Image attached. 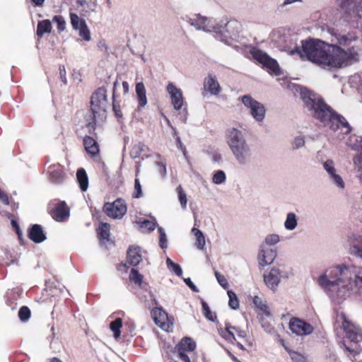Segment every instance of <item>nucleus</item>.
I'll return each instance as SVG.
<instances>
[{
    "mask_svg": "<svg viewBox=\"0 0 362 362\" xmlns=\"http://www.w3.org/2000/svg\"><path fill=\"white\" fill-rule=\"evenodd\" d=\"M31 1L35 6H42L45 0H31Z\"/></svg>",
    "mask_w": 362,
    "mask_h": 362,
    "instance_id": "obj_59",
    "label": "nucleus"
},
{
    "mask_svg": "<svg viewBox=\"0 0 362 362\" xmlns=\"http://www.w3.org/2000/svg\"><path fill=\"white\" fill-rule=\"evenodd\" d=\"M189 23L198 30L209 32L213 28L212 26L209 25V20L199 15L194 18H191Z\"/></svg>",
    "mask_w": 362,
    "mask_h": 362,
    "instance_id": "obj_25",
    "label": "nucleus"
},
{
    "mask_svg": "<svg viewBox=\"0 0 362 362\" xmlns=\"http://www.w3.org/2000/svg\"><path fill=\"white\" fill-rule=\"evenodd\" d=\"M167 90L170 95L171 102L174 108L177 110H180L184 103L181 90L170 83L167 86Z\"/></svg>",
    "mask_w": 362,
    "mask_h": 362,
    "instance_id": "obj_18",
    "label": "nucleus"
},
{
    "mask_svg": "<svg viewBox=\"0 0 362 362\" xmlns=\"http://www.w3.org/2000/svg\"><path fill=\"white\" fill-rule=\"evenodd\" d=\"M355 286L358 288V292L362 295V277L356 276L354 280Z\"/></svg>",
    "mask_w": 362,
    "mask_h": 362,
    "instance_id": "obj_56",
    "label": "nucleus"
},
{
    "mask_svg": "<svg viewBox=\"0 0 362 362\" xmlns=\"http://www.w3.org/2000/svg\"><path fill=\"white\" fill-rule=\"evenodd\" d=\"M300 98L310 115L325 127L338 134L348 135L351 133L352 128L346 119L329 105L321 95L303 88L300 89Z\"/></svg>",
    "mask_w": 362,
    "mask_h": 362,
    "instance_id": "obj_2",
    "label": "nucleus"
},
{
    "mask_svg": "<svg viewBox=\"0 0 362 362\" xmlns=\"http://www.w3.org/2000/svg\"><path fill=\"white\" fill-rule=\"evenodd\" d=\"M117 81H115L114 82L113 85V90H112V110L115 112V116L117 118H122L123 115L121 110V107L119 103H117L115 100V91H116V87L117 86Z\"/></svg>",
    "mask_w": 362,
    "mask_h": 362,
    "instance_id": "obj_32",
    "label": "nucleus"
},
{
    "mask_svg": "<svg viewBox=\"0 0 362 362\" xmlns=\"http://www.w3.org/2000/svg\"><path fill=\"white\" fill-rule=\"evenodd\" d=\"M324 168L329 174L330 177L335 173L334 162L332 160H327L324 163Z\"/></svg>",
    "mask_w": 362,
    "mask_h": 362,
    "instance_id": "obj_46",
    "label": "nucleus"
},
{
    "mask_svg": "<svg viewBox=\"0 0 362 362\" xmlns=\"http://www.w3.org/2000/svg\"><path fill=\"white\" fill-rule=\"evenodd\" d=\"M18 298L19 295L14 291H11V293H8L6 299L7 305L9 306L12 310H15L17 307V300Z\"/></svg>",
    "mask_w": 362,
    "mask_h": 362,
    "instance_id": "obj_36",
    "label": "nucleus"
},
{
    "mask_svg": "<svg viewBox=\"0 0 362 362\" xmlns=\"http://www.w3.org/2000/svg\"><path fill=\"white\" fill-rule=\"evenodd\" d=\"M76 178L81 191H86L88 187V177L83 168H79L77 170Z\"/></svg>",
    "mask_w": 362,
    "mask_h": 362,
    "instance_id": "obj_29",
    "label": "nucleus"
},
{
    "mask_svg": "<svg viewBox=\"0 0 362 362\" xmlns=\"http://www.w3.org/2000/svg\"><path fill=\"white\" fill-rule=\"evenodd\" d=\"M202 308L204 316L209 320L214 321L216 317L215 313H212L206 302H202Z\"/></svg>",
    "mask_w": 362,
    "mask_h": 362,
    "instance_id": "obj_44",
    "label": "nucleus"
},
{
    "mask_svg": "<svg viewBox=\"0 0 362 362\" xmlns=\"http://www.w3.org/2000/svg\"><path fill=\"white\" fill-rule=\"evenodd\" d=\"M142 197V190L141 185L140 184V181L138 178H136L134 180V192L133 194V197L136 199H139Z\"/></svg>",
    "mask_w": 362,
    "mask_h": 362,
    "instance_id": "obj_45",
    "label": "nucleus"
},
{
    "mask_svg": "<svg viewBox=\"0 0 362 362\" xmlns=\"http://www.w3.org/2000/svg\"><path fill=\"white\" fill-rule=\"evenodd\" d=\"M173 130H174L173 136L176 141V145L179 149H180L183 153H185L186 151L185 146L183 145V144L180 139V137L178 135L177 132L174 128H173Z\"/></svg>",
    "mask_w": 362,
    "mask_h": 362,
    "instance_id": "obj_49",
    "label": "nucleus"
},
{
    "mask_svg": "<svg viewBox=\"0 0 362 362\" xmlns=\"http://www.w3.org/2000/svg\"><path fill=\"white\" fill-rule=\"evenodd\" d=\"M333 182L336 184L337 186H338L340 188L344 187V182L342 180V178L336 173L331 176Z\"/></svg>",
    "mask_w": 362,
    "mask_h": 362,
    "instance_id": "obj_51",
    "label": "nucleus"
},
{
    "mask_svg": "<svg viewBox=\"0 0 362 362\" xmlns=\"http://www.w3.org/2000/svg\"><path fill=\"white\" fill-rule=\"evenodd\" d=\"M141 226L147 228L149 231H152L155 229L156 224L148 220H144L141 223Z\"/></svg>",
    "mask_w": 362,
    "mask_h": 362,
    "instance_id": "obj_53",
    "label": "nucleus"
},
{
    "mask_svg": "<svg viewBox=\"0 0 362 362\" xmlns=\"http://www.w3.org/2000/svg\"><path fill=\"white\" fill-rule=\"evenodd\" d=\"M49 214L57 221H63L69 216V209L64 201H59L50 210Z\"/></svg>",
    "mask_w": 362,
    "mask_h": 362,
    "instance_id": "obj_17",
    "label": "nucleus"
},
{
    "mask_svg": "<svg viewBox=\"0 0 362 362\" xmlns=\"http://www.w3.org/2000/svg\"><path fill=\"white\" fill-rule=\"evenodd\" d=\"M241 101L247 108L250 109V115L256 121L262 122L264 119L266 110L263 104L250 95L242 96Z\"/></svg>",
    "mask_w": 362,
    "mask_h": 362,
    "instance_id": "obj_9",
    "label": "nucleus"
},
{
    "mask_svg": "<svg viewBox=\"0 0 362 362\" xmlns=\"http://www.w3.org/2000/svg\"><path fill=\"white\" fill-rule=\"evenodd\" d=\"M297 226V220L295 214L288 213L286 216L284 226L288 230H293Z\"/></svg>",
    "mask_w": 362,
    "mask_h": 362,
    "instance_id": "obj_35",
    "label": "nucleus"
},
{
    "mask_svg": "<svg viewBox=\"0 0 362 362\" xmlns=\"http://www.w3.org/2000/svg\"><path fill=\"white\" fill-rule=\"evenodd\" d=\"M337 3L346 13L362 16V0H337Z\"/></svg>",
    "mask_w": 362,
    "mask_h": 362,
    "instance_id": "obj_14",
    "label": "nucleus"
},
{
    "mask_svg": "<svg viewBox=\"0 0 362 362\" xmlns=\"http://www.w3.org/2000/svg\"><path fill=\"white\" fill-rule=\"evenodd\" d=\"M192 232L196 237V245L197 248L203 249L205 245V238L202 232L194 227L192 228Z\"/></svg>",
    "mask_w": 362,
    "mask_h": 362,
    "instance_id": "obj_33",
    "label": "nucleus"
},
{
    "mask_svg": "<svg viewBox=\"0 0 362 362\" xmlns=\"http://www.w3.org/2000/svg\"><path fill=\"white\" fill-rule=\"evenodd\" d=\"M195 349V341L190 337H184L170 354L168 362H191Z\"/></svg>",
    "mask_w": 362,
    "mask_h": 362,
    "instance_id": "obj_6",
    "label": "nucleus"
},
{
    "mask_svg": "<svg viewBox=\"0 0 362 362\" xmlns=\"http://www.w3.org/2000/svg\"><path fill=\"white\" fill-rule=\"evenodd\" d=\"M227 293L229 298V306L233 310L238 309L239 308V300L236 294L232 291H228Z\"/></svg>",
    "mask_w": 362,
    "mask_h": 362,
    "instance_id": "obj_37",
    "label": "nucleus"
},
{
    "mask_svg": "<svg viewBox=\"0 0 362 362\" xmlns=\"http://www.w3.org/2000/svg\"><path fill=\"white\" fill-rule=\"evenodd\" d=\"M177 192L178 194L179 201L180 202L182 207L186 208V205H187V195L185 193V192L183 191V189L181 187V185H179L177 187Z\"/></svg>",
    "mask_w": 362,
    "mask_h": 362,
    "instance_id": "obj_43",
    "label": "nucleus"
},
{
    "mask_svg": "<svg viewBox=\"0 0 362 362\" xmlns=\"http://www.w3.org/2000/svg\"><path fill=\"white\" fill-rule=\"evenodd\" d=\"M59 76L62 79V81L64 85L67 83V80L66 77V70L64 66H59Z\"/></svg>",
    "mask_w": 362,
    "mask_h": 362,
    "instance_id": "obj_55",
    "label": "nucleus"
},
{
    "mask_svg": "<svg viewBox=\"0 0 362 362\" xmlns=\"http://www.w3.org/2000/svg\"><path fill=\"white\" fill-rule=\"evenodd\" d=\"M103 209L107 216L113 219H119L127 213V207L124 200L118 198L113 202H105Z\"/></svg>",
    "mask_w": 362,
    "mask_h": 362,
    "instance_id": "obj_10",
    "label": "nucleus"
},
{
    "mask_svg": "<svg viewBox=\"0 0 362 362\" xmlns=\"http://www.w3.org/2000/svg\"><path fill=\"white\" fill-rule=\"evenodd\" d=\"M358 40L357 36L351 34L339 36L337 39L339 45L309 39L303 40L301 47H296L292 52L323 69H339L358 60Z\"/></svg>",
    "mask_w": 362,
    "mask_h": 362,
    "instance_id": "obj_1",
    "label": "nucleus"
},
{
    "mask_svg": "<svg viewBox=\"0 0 362 362\" xmlns=\"http://www.w3.org/2000/svg\"><path fill=\"white\" fill-rule=\"evenodd\" d=\"M253 304L255 305L257 308H258L261 312L264 313L266 315H270V313L269 311V308L267 304L262 300L261 298L258 296H255L253 298Z\"/></svg>",
    "mask_w": 362,
    "mask_h": 362,
    "instance_id": "obj_34",
    "label": "nucleus"
},
{
    "mask_svg": "<svg viewBox=\"0 0 362 362\" xmlns=\"http://www.w3.org/2000/svg\"><path fill=\"white\" fill-rule=\"evenodd\" d=\"M11 225H12V227L14 228L17 235H18V238L20 240H22L23 239V232L21 231V228H20V226L18 225V223L15 221V220H12L11 221Z\"/></svg>",
    "mask_w": 362,
    "mask_h": 362,
    "instance_id": "obj_52",
    "label": "nucleus"
},
{
    "mask_svg": "<svg viewBox=\"0 0 362 362\" xmlns=\"http://www.w3.org/2000/svg\"><path fill=\"white\" fill-rule=\"evenodd\" d=\"M31 315L30 310L27 306H22L18 311V317L23 321H28Z\"/></svg>",
    "mask_w": 362,
    "mask_h": 362,
    "instance_id": "obj_39",
    "label": "nucleus"
},
{
    "mask_svg": "<svg viewBox=\"0 0 362 362\" xmlns=\"http://www.w3.org/2000/svg\"><path fill=\"white\" fill-rule=\"evenodd\" d=\"M341 320L342 328L346 334V337L354 343H358L362 341V330L353 322L348 320L345 313H341L338 315Z\"/></svg>",
    "mask_w": 362,
    "mask_h": 362,
    "instance_id": "obj_11",
    "label": "nucleus"
},
{
    "mask_svg": "<svg viewBox=\"0 0 362 362\" xmlns=\"http://www.w3.org/2000/svg\"><path fill=\"white\" fill-rule=\"evenodd\" d=\"M127 261L132 267H136L142 261L141 247L130 245L127 251Z\"/></svg>",
    "mask_w": 362,
    "mask_h": 362,
    "instance_id": "obj_20",
    "label": "nucleus"
},
{
    "mask_svg": "<svg viewBox=\"0 0 362 362\" xmlns=\"http://www.w3.org/2000/svg\"><path fill=\"white\" fill-rule=\"evenodd\" d=\"M76 30H78V35L83 40L85 41L90 40V33L86 24H83V26Z\"/></svg>",
    "mask_w": 362,
    "mask_h": 362,
    "instance_id": "obj_41",
    "label": "nucleus"
},
{
    "mask_svg": "<svg viewBox=\"0 0 362 362\" xmlns=\"http://www.w3.org/2000/svg\"><path fill=\"white\" fill-rule=\"evenodd\" d=\"M0 201L6 205L9 204V199H8V195L4 192L1 191V189H0Z\"/></svg>",
    "mask_w": 362,
    "mask_h": 362,
    "instance_id": "obj_57",
    "label": "nucleus"
},
{
    "mask_svg": "<svg viewBox=\"0 0 362 362\" xmlns=\"http://www.w3.org/2000/svg\"><path fill=\"white\" fill-rule=\"evenodd\" d=\"M279 241V237L276 234H271L266 237L265 238V243L267 245H274L277 243Z\"/></svg>",
    "mask_w": 362,
    "mask_h": 362,
    "instance_id": "obj_48",
    "label": "nucleus"
},
{
    "mask_svg": "<svg viewBox=\"0 0 362 362\" xmlns=\"http://www.w3.org/2000/svg\"><path fill=\"white\" fill-rule=\"evenodd\" d=\"M77 4H79L81 6H83L85 4H87L86 0H77Z\"/></svg>",
    "mask_w": 362,
    "mask_h": 362,
    "instance_id": "obj_61",
    "label": "nucleus"
},
{
    "mask_svg": "<svg viewBox=\"0 0 362 362\" xmlns=\"http://www.w3.org/2000/svg\"><path fill=\"white\" fill-rule=\"evenodd\" d=\"M28 236L35 243H40L46 240V235L43 228L39 224H33L30 227L28 231Z\"/></svg>",
    "mask_w": 362,
    "mask_h": 362,
    "instance_id": "obj_21",
    "label": "nucleus"
},
{
    "mask_svg": "<svg viewBox=\"0 0 362 362\" xmlns=\"http://www.w3.org/2000/svg\"><path fill=\"white\" fill-rule=\"evenodd\" d=\"M351 279V272L346 266H336L329 268L325 274L320 276L318 284L325 289L334 291L335 287L344 288L350 285Z\"/></svg>",
    "mask_w": 362,
    "mask_h": 362,
    "instance_id": "obj_3",
    "label": "nucleus"
},
{
    "mask_svg": "<svg viewBox=\"0 0 362 362\" xmlns=\"http://www.w3.org/2000/svg\"><path fill=\"white\" fill-rule=\"evenodd\" d=\"M281 343L285 348L286 351L289 354L290 356L291 357V358L293 360H294V359L297 360V359L300 358V357H302V356L300 354H298V352L291 351L288 347H286L284 344V341L283 339L281 340Z\"/></svg>",
    "mask_w": 362,
    "mask_h": 362,
    "instance_id": "obj_50",
    "label": "nucleus"
},
{
    "mask_svg": "<svg viewBox=\"0 0 362 362\" xmlns=\"http://www.w3.org/2000/svg\"><path fill=\"white\" fill-rule=\"evenodd\" d=\"M135 91L138 101V109L140 110L147 104L146 90L144 84L142 82L136 83Z\"/></svg>",
    "mask_w": 362,
    "mask_h": 362,
    "instance_id": "obj_24",
    "label": "nucleus"
},
{
    "mask_svg": "<svg viewBox=\"0 0 362 362\" xmlns=\"http://www.w3.org/2000/svg\"><path fill=\"white\" fill-rule=\"evenodd\" d=\"M230 356L234 362H241L235 356L230 354Z\"/></svg>",
    "mask_w": 362,
    "mask_h": 362,
    "instance_id": "obj_64",
    "label": "nucleus"
},
{
    "mask_svg": "<svg viewBox=\"0 0 362 362\" xmlns=\"http://www.w3.org/2000/svg\"><path fill=\"white\" fill-rule=\"evenodd\" d=\"M70 22L74 30H77L86 24V21L80 18L76 13L70 12Z\"/></svg>",
    "mask_w": 362,
    "mask_h": 362,
    "instance_id": "obj_31",
    "label": "nucleus"
},
{
    "mask_svg": "<svg viewBox=\"0 0 362 362\" xmlns=\"http://www.w3.org/2000/svg\"><path fill=\"white\" fill-rule=\"evenodd\" d=\"M251 54L255 60L271 72L276 75L280 74V68L276 60L270 57L266 52L260 49H253L251 51Z\"/></svg>",
    "mask_w": 362,
    "mask_h": 362,
    "instance_id": "obj_12",
    "label": "nucleus"
},
{
    "mask_svg": "<svg viewBox=\"0 0 362 362\" xmlns=\"http://www.w3.org/2000/svg\"><path fill=\"white\" fill-rule=\"evenodd\" d=\"M219 333L227 341L232 344L236 341L237 346L241 350L247 351L254 346V339L248 337L245 331L230 324H226L225 329H221Z\"/></svg>",
    "mask_w": 362,
    "mask_h": 362,
    "instance_id": "obj_4",
    "label": "nucleus"
},
{
    "mask_svg": "<svg viewBox=\"0 0 362 362\" xmlns=\"http://www.w3.org/2000/svg\"><path fill=\"white\" fill-rule=\"evenodd\" d=\"M121 267H124L125 269H127L128 268V267L127 265V263H121V264H119L117 266V269H119Z\"/></svg>",
    "mask_w": 362,
    "mask_h": 362,
    "instance_id": "obj_62",
    "label": "nucleus"
},
{
    "mask_svg": "<svg viewBox=\"0 0 362 362\" xmlns=\"http://www.w3.org/2000/svg\"><path fill=\"white\" fill-rule=\"evenodd\" d=\"M52 26L49 20H42L39 21L37 25L36 34L39 37H42L45 33H50Z\"/></svg>",
    "mask_w": 362,
    "mask_h": 362,
    "instance_id": "obj_28",
    "label": "nucleus"
},
{
    "mask_svg": "<svg viewBox=\"0 0 362 362\" xmlns=\"http://www.w3.org/2000/svg\"><path fill=\"white\" fill-rule=\"evenodd\" d=\"M47 173L49 180L55 185L63 183L66 178L64 167L59 163L49 165Z\"/></svg>",
    "mask_w": 362,
    "mask_h": 362,
    "instance_id": "obj_15",
    "label": "nucleus"
},
{
    "mask_svg": "<svg viewBox=\"0 0 362 362\" xmlns=\"http://www.w3.org/2000/svg\"><path fill=\"white\" fill-rule=\"evenodd\" d=\"M215 276L219 284L224 288H226L228 286V283L226 277L218 273V272H215Z\"/></svg>",
    "mask_w": 362,
    "mask_h": 362,
    "instance_id": "obj_47",
    "label": "nucleus"
},
{
    "mask_svg": "<svg viewBox=\"0 0 362 362\" xmlns=\"http://www.w3.org/2000/svg\"><path fill=\"white\" fill-rule=\"evenodd\" d=\"M107 102V90L105 87L98 88L92 95L90 99V110L92 114L90 119H96V117L101 112H105V105Z\"/></svg>",
    "mask_w": 362,
    "mask_h": 362,
    "instance_id": "obj_8",
    "label": "nucleus"
},
{
    "mask_svg": "<svg viewBox=\"0 0 362 362\" xmlns=\"http://www.w3.org/2000/svg\"><path fill=\"white\" fill-rule=\"evenodd\" d=\"M276 257L275 250H261L258 255V260L260 266L264 267L267 264H272Z\"/></svg>",
    "mask_w": 362,
    "mask_h": 362,
    "instance_id": "obj_23",
    "label": "nucleus"
},
{
    "mask_svg": "<svg viewBox=\"0 0 362 362\" xmlns=\"http://www.w3.org/2000/svg\"><path fill=\"white\" fill-rule=\"evenodd\" d=\"M110 225L107 223H100L98 229L97 234L100 241L105 243L110 240Z\"/></svg>",
    "mask_w": 362,
    "mask_h": 362,
    "instance_id": "obj_26",
    "label": "nucleus"
},
{
    "mask_svg": "<svg viewBox=\"0 0 362 362\" xmlns=\"http://www.w3.org/2000/svg\"><path fill=\"white\" fill-rule=\"evenodd\" d=\"M228 144L236 159L241 164L246 162L249 156L250 149L241 132L235 128L227 130Z\"/></svg>",
    "mask_w": 362,
    "mask_h": 362,
    "instance_id": "obj_5",
    "label": "nucleus"
},
{
    "mask_svg": "<svg viewBox=\"0 0 362 362\" xmlns=\"http://www.w3.org/2000/svg\"><path fill=\"white\" fill-rule=\"evenodd\" d=\"M122 327V320L119 317L116 318L110 324V328L113 332L114 337L118 339L121 335V328Z\"/></svg>",
    "mask_w": 362,
    "mask_h": 362,
    "instance_id": "obj_30",
    "label": "nucleus"
},
{
    "mask_svg": "<svg viewBox=\"0 0 362 362\" xmlns=\"http://www.w3.org/2000/svg\"><path fill=\"white\" fill-rule=\"evenodd\" d=\"M129 279L131 282L134 283L141 288H144L148 285L146 282L144 281V276L140 274L136 269L132 268L130 270Z\"/></svg>",
    "mask_w": 362,
    "mask_h": 362,
    "instance_id": "obj_27",
    "label": "nucleus"
},
{
    "mask_svg": "<svg viewBox=\"0 0 362 362\" xmlns=\"http://www.w3.org/2000/svg\"><path fill=\"white\" fill-rule=\"evenodd\" d=\"M49 362H62V361L59 358H58L57 357H54L50 359Z\"/></svg>",
    "mask_w": 362,
    "mask_h": 362,
    "instance_id": "obj_63",
    "label": "nucleus"
},
{
    "mask_svg": "<svg viewBox=\"0 0 362 362\" xmlns=\"http://www.w3.org/2000/svg\"><path fill=\"white\" fill-rule=\"evenodd\" d=\"M169 269L172 270L177 276H180L182 274V270L178 264L173 262L170 258L166 260Z\"/></svg>",
    "mask_w": 362,
    "mask_h": 362,
    "instance_id": "obj_40",
    "label": "nucleus"
},
{
    "mask_svg": "<svg viewBox=\"0 0 362 362\" xmlns=\"http://www.w3.org/2000/svg\"><path fill=\"white\" fill-rule=\"evenodd\" d=\"M52 22L57 23V27L59 33H61L66 29V23L62 16H54L52 18Z\"/></svg>",
    "mask_w": 362,
    "mask_h": 362,
    "instance_id": "obj_38",
    "label": "nucleus"
},
{
    "mask_svg": "<svg viewBox=\"0 0 362 362\" xmlns=\"http://www.w3.org/2000/svg\"><path fill=\"white\" fill-rule=\"evenodd\" d=\"M185 282L193 291H198L197 286L193 284L189 278L185 279Z\"/></svg>",
    "mask_w": 362,
    "mask_h": 362,
    "instance_id": "obj_58",
    "label": "nucleus"
},
{
    "mask_svg": "<svg viewBox=\"0 0 362 362\" xmlns=\"http://www.w3.org/2000/svg\"><path fill=\"white\" fill-rule=\"evenodd\" d=\"M281 280V272L279 269L272 268L269 272L264 275L265 284L272 291H275Z\"/></svg>",
    "mask_w": 362,
    "mask_h": 362,
    "instance_id": "obj_19",
    "label": "nucleus"
},
{
    "mask_svg": "<svg viewBox=\"0 0 362 362\" xmlns=\"http://www.w3.org/2000/svg\"><path fill=\"white\" fill-rule=\"evenodd\" d=\"M151 315L155 324L163 330L170 332L173 329V322L163 308H154L151 311Z\"/></svg>",
    "mask_w": 362,
    "mask_h": 362,
    "instance_id": "obj_13",
    "label": "nucleus"
},
{
    "mask_svg": "<svg viewBox=\"0 0 362 362\" xmlns=\"http://www.w3.org/2000/svg\"><path fill=\"white\" fill-rule=\"evenodd\" d=\"M289 327L290 329L298 335L309 334L313 331L310 324L298 318H292Z\"/></svg>",
    "mask_w": 362,
    "mask_h": 362,
    "instance_id": "obj_16",
    "label": "nucleus"
},
{
    "mask_svg": "<svg viewBox=\"0 0 362 362\" xmlns=\"http://www.w3.org/2000/svg\"><path fill=\"white\" fill-rule=\"evenodd\" d=\"M122 88L124 93H127L129 92V83L127 81L122 82Z\"/></svg>",
    "mask_w": 362,
    "mask_h": 362,
    "instance_id": "obj_60",
    "label": "nucleus"
},
{
    "mask_svg": "<svg viewBox=\"0 0 362 362\" xmlns=\"http://www.w3.org/2000/svg\"><path fill=\"white\" fill-rule=\"evenodd\" d=\"M86 128L89 135H86L83 139V145L86 153L92 158L100 155V146L97 141L98 135L95 132L96 119H87Z\"/></svg>",
    "mask_w": 362,
    "mask_h": 362,
    "instance_id": "obj_7",
    "label": "nucleus"
},
{
    "mask_svg": "<svg viewBox=\"0 0 362 362\" xmlns=\"http://www.w3.org/2000/svg\"><path fill=\"white\" fill-rule=\"evenodd\" d=\"M305 144V140L303 137L298 136L296 137L293 141V148H298L300 147H302Z\"/></svg>",
    "mask_w": 362,
    "mask_h": 362,
    "instance_id": "obj_54",
    "label": "nucleus"
},
{
    "mask_svg": "<svg viewBox=\"0 0 362 362\" xmlns=\"http://www.w3.org/2000/svg\"><path fill=\"white\" fill-rule=\"evenodd\" d=\"M226 174L223 170L216 171L213 176V182L216 185L222 184L226 180Z\"/></svg>",
    "mask_w": 362,
    "mask_h": 362,
    "instance_id": "obj_42",
    "label": "nucleus"
},
{
    "mask_svg": "<svg viewBox=\"0 0 362 362\" xmlns=\"http://www.w3.org/2000/svg\"><path fill=\"white\" fill-rule=\"evenodd\" d=\"M204 86L207 91L214 95H218L221 90V86L216 77L211 74H209L204 79Z\"/></svg>",
    "mask_w": 362,
    "mask_h": 362,
    "instance_id": "obj_22",
    "label": "nucleus"
}]
</instances>
